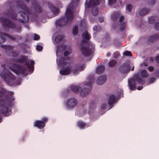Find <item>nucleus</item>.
Returning a JSON list of instances; mask_svg holds the SVG:
<instances>
[{
    "label": "nucleus",
    "mask_w": 159,
    "mask_h": 159,
    "mask_svg": "<svg viewBox=\"0 0 159 159\" xmlns=\"http://www.w3.org/2000/svg\"><path fill=\"white\" fill-rule=\"evenodd\" d=\"M82 28H85L86 27L87 23L85 20L82 21L80 23Z\"/></svg>",
    "instance_id": "nucleus-22"
},
{
    "label": "nucleus",
    "mask_w": 159,
    "mask_h": 159,
    "mask_svg": "<svg viewBox=\"0 0 159 159\" xmlns=\"http://www.w3.org/2000/svg\"><path fill=\"white\" fill-rule=\"evenodd\" d=\"M91 83L90 82H85L82 85L84 89L87 88V89H89L91 88Z\"/></svg>",
    "instance_id": "nucleus-16"
},
{
    "label": "nucleus",
    "mask_w": 159,
    "mask_h": 159,
    "mask_svg": "<svg viewBox=\"0 0 159 159\" xmlns=\"http://www.w3.org/2000/svg\"><path fill=\"white\" fill-rule=\"evenodd\" d=\"M10 69L16 74L19 73L23 74L25 72V69L23 67L17 65H13L10 67Z\"/></svg>",
    "instance_id": "nucleus-8"
},
{
    "label": "nucleus",
    "mask_w": 159,
    "mask_h": 159,
    "mask_svg": "<svg viewBox=\"0 0 159 159\" xmlns=\"http://www.w3.org/2000/svg\"><path fill=\"white\" fill-rule=\"evenodd\" d=\"M143 65H144L145 66H147V64L145 63H144L142 65V66H143Z\"/></svg>",
    "instance_id": "nucleus-42"
},
{
    "label": "nucleus",
    "mask_w": 159,
    "mask_h": 159,
    "mask_svg": "<svg viewBox=\"0 0 159 159\" xmlns=\"http://www.w3.org/2000/svg\"><path fill=\"white\" fill-rule=\"evenodd\" d=\"M100 2V0H98V1L96 0H90L88 5H87V3H86L85 7L86 8L89 7L92 8V14L94 16H96L97 15L98 11L97 8L95 7L96 5L99 4Z\"/></svg>",
    "instance_id": "nucleus-6"
},
{
    "label": "nucleus",
    "mask_w": 159,
    "mask_h": 159,
    "mask_svg": "<svg viewBox=\"0 0 159 159\" xmlns=\"http://www.w3.org/2000/svg\"><path fill=\"white\" fill-rule=\"evenodd\" d=\"M128 67H127V66H125L124 67V68L125 69V70H126V69H128Z\"/></svg>",
    "instance_id": "nucleus-40"
},
{
    "label": "nucleus",
    "mask_w": 159,
    "mask_h": 159,
    "mask_svg": "<svg viewBox=\"0 0 159 159\" xmlns=\"http://www.w3.org/2000/svg\"><path fill=\"white\" fill-rule=\"evenodd\" d=\"M104 20V18L103 17H101L99 18V21L100 22H103Z\"/></svg>",
    "instance_id": "nucleus-32"
},
{
    "label": "nucleus",
    "mask_w": 159,
    "mask_h": 159,
    "mask_svg": "<svg viewBox=\"0 0 159 159\" xmlns=\"http://www.w3.org/2000/svg\"><path fill=\"white\" fill-rule=\"evenodd\" d=\"M77 126L80 129H82L85 127L86 124L83 121H79L77 122Z\"/></svg>",
    "instance_id": "nucleus-14"
},
{
    "label": "nucleus",
    "mask_w": 159,
    "mask_h": 159,
    "mask_svg": "<svg viewBox=\"0 0 159 159\" xmlns=\"http://www.w3.org/2000/svg\"><path fill=\"white\" fill-rule=\"evenodd\" d=\"M12 77V78H11L10 79H9L8 80L7 79L4 78L5 80L7 81V82L8 83V84H11L10 83H9V81H11L12 80H14V78L12 76H11Z\"/></svg>",
    "instance_id": "nucleus-28"
},
{
    "label": "nucleus",
    "mask_w": 159,
    "mask_h": 159,
    "mask_svg": "<svg viewBox=\"0 0 159 159\" xmlns=\"http://www.w3.org/2000/svg\"><path fill=\"white\" fill-rule=\"evenodd\" d=\"M79 0H71V2L66 8L64 17L56 21L57 26H62L65 25L67 22L70 21L73 17V10L74 7L78 4Z\"/></svg>",
    "instance_id": "nucleus-3"
},
{
    "label": "nucleus",
    "mask_w": 159,
    "mask_h": 159,
    "mask_svg": "<svg viewBox=\"0 0 159 159\" xmlns=\"http://www.w3.org/2000/svg\"><path fill=\"white\" fill-rule=\"evenodd\" d=\"M78 27L77 26H75L73 27L72 30V33L74 35H75L77 34L78 32Z\"/></svg>",
    "instance_id": "nucleus-21"
},
{
    "label": "nucleus",
    "mask_w": 159,
    "mask_h": 159,
    "mask_svg": "<svg viewBox=\"0 0 159 159\" xmlns=\"http://www.w3.org/2000/svg\"><path fill=\"white\" fill-rule=\"evenodd\" d=\"M64 37V36L61 34H55L53 36V39H54V44L57 46L56 50L57 63L58 66H60L63 64L61 62V61L63 60V58L61 57L60 55L64 50L66 49L64 52L65 56H67L71 53V50L70 47L66 44L65 41H62Z\"/></svg>",
    "instance_id": "nucleus-1"
},
{
    "label": "nucleus",
    "mask_w": 159,
    "mask_h": 159,
    "mask_svg": "<svg viewBox=\"0 0 159 159\" xmlns=\"http://www.w3.org/2000/svg\"><path fill=\"white\" fill-rule=\"evenodd\" d=\"M88 93H89V92H87L86 93V94H88Z\"/></svg>",
    "instance_id": "nucleus-47"
},
{
    "label": "nucleus",
    "mask_w": 159,
    "mask_h": 159,
    "mask_svg": "<svg viewBox=\"0 0 159 159\" xmlns=\"http://www.w3.org/2000/svg\"><path fill=\"white\" fill-rule=\"evenodd\" d=\"M19 61L21 62H25L28 67V70L31 71V72L30 73H31L32 72L33 70L32 66L34 64V61L32 60L30 61V66L29 64V63L30 62V61L29 60H28L27 59L26 57H22L21 58Z\"/></svg>",
    "instance_id": "nucleus-9"
},
{
    "label": "nucleus",
    "mask_w": 159,
    "mask_h": 159,
    "mask_svg": "<svg viewBox=\"0 0 159 159\" xmlns=\"http://www.w3.org/2000/svg\"><path fill=\"white\" fill-rule=\"evenodd\" d=\"M104 66H99L96 69V72L98 74H100L104 70Z\"/></svg>",
    "instance_id": "nucleus-17"
},
{
    "label": "nucleus",
    "mask_w": 159,
    "mask_h": 159,
    "mask_svg": "<svg viewBox=\"0 0 159 159\" xmlns=\"http://www.w3.org/2000/svg\"><path fill=\"white\" fill-rule=\"evenodd\" d=\"M158 73L159 74V71H158Z\"/></svg>",
    "instance_id": "nucleus-48"
},
{
    "label": "nucleus",
    "mask_w": 159,
    "mask_h": 159,
    "mask_svg": "<svg viewBox=\"0 0 159 159\" xmlns=\"http://www.w3.org/2000/svg\"><path fill=\"white\" fill-rule=\"evenodd\" d=\"M87 42L82 40L79 46V48L82 54L85 56H88L92 54L94 52V46L93 45L91 46L89 45L87 48L86 46Z\"/></svg>",
    "instance_id": "nucleus-4"
},
{
    "label": "nucleus",
    "mask_w": 159,
    "mask_h": 159,
    "mask_svg": "<svg viewBox=\"0 0 159 159\" xmlns=\"http://www.w3.org/2000/svg\"><path fill=\"white\" fill-rule=\"evenodd\" d=\"M153 67L152 66H150L148 68V70L150 71H152L153 70Z\"/></svg>",
    "instance_id": "nucleus-33"
},
{
    "label": "nucleus",
    "mask_w": 159,
    "mask_h": 159,
    "mask_svg": "<svg viewBox=\"0 0 159 159\" xmlns=\"http://www.w3.org/2000/svg\"><path fill=\"white\" fill-rule=\"evenodd\" d=\"M40 36L38 34H34L33 35L34 39L35 40H38L40 39Z\"/></svg>",
    "instance_id": "nucleus-25"
},
{
    "label": "nucleus",
    "mask_w": 159,
    "mask_h": 159,
    "mask_svg": "<svg viewBox=\"0 0 159 159\" xmlns=\"http://www.w3.org/2000/svg\"><path fill=\"white\" fill-rule=\"evenodd\" d=\"M123 54L125 56H130L131 55L130 52L129 51H126L124 52Z\"/></svg>",
    "instance_id": "nucleus-26"
},
{
    "label": "nucleus",
    "mask_w": 159,
    "mask_h": 159,
    "mask_svg": "<svg viewBox=\"0 0 159 159\" xmlns=\"http://www.w3.org/2000/svg\"><path fill=\"white\" fill-rule=\"evenodd\" d=\"M120 94L121 95H122V93H123V91H122V90H120Z\"/></svg>",
    "instance_id": "nucleus-41"
},
{
    "label": "nucleus",
    "mask_w": 159,
    "mask_h": 159,
    "mask_svg": "<svg viewBox=\"0 0 159 159\" xmlns=\"http://www.w3.org/2000/svg\"><path fill=\"white\" fill-rule=\"evenodd\" d=\"M140 74L141 76L143 78H146L148 77V74L146 70H143L140 72Z\"/></svg>",
    "instance_id": "nucleus-19"
},
{
    "label": "nucleus",
    "mask_w": 159,
    "mask_h": 159,
    "mask_svg": "<svg viewBox=\"0 0 159 159\" xmlns=\"http://www.w3.org/2000/svg\"><path fill=\"white\" fill-rule=\"evenodd\" d=\"M61 62L63 64L58 66L59 67H63L60 71V74L62 75H68L71 72L74 75H76L80 71L84 70L85 68V65L84 64H80L74 67H71L70 66V62L66 61V60L64 58L61 60Z\"/></svg>",
    "instance_id": "nucleus-2"
},
{
    "label": "nucleus",
    "mask_w": 159,
    "mask_h": 159,
    "mask_svg": "<svg viewBox=\"0 0 159 159\" xmlns=\"http://www.w3.org/2000/svg\"><path fill=\"white\" fill-rule=\"evenodd\" d=\"M143 88V87L142 86H139L137 88V89L138 90H140L142 89Z\"/></svg>",
    "instance_id": "nucleus-38"
},
{
    "label": "nucleus",
    "mask_w": 159,
    "mask_h": 159,
    "mask_svg": "<svg viewBox=\"0 0 159 159\" xmlns=\"http://www.w3.org/2000/svg\"><path fill=\"white\" fill-rule=\"evenodd\" d=\"M48 120L47 118L44 117L42 120H37L35 121L34 122V125L39 129H41L44 127L45 123Z\"/></svg>",
    "instance_id": "nucleus-10"
},
{
    "label": "nucleus",
    "mask_w": 159,
    "mask_h": 159,
    "mask_svg": "<svg viewBox=\"0 0 159 159\" xmlns=\"http://www.w3.org/2000/svg\"><path fill=\"white\" fill-rule=\"evenodd\" d=\"M115 99L114 95H112L110 96L108 102L109 106L111 105L114 102Z\"/></svg>",
    "instance_id": "nucleus-15"
},
{
    "label": "nucleus",
    "mask_w": 159,
    "mask_h": 159,
    "mask_svg": "<svg viewBox=\"0 0 159 159\" xmlns=\"http://www.w3.org/2000/svg\"><path fill=\"white\" fill-rule=\"evenodd\" d=\"M1 112L5 116H8L11 114L10 110H9L7 107L2 106L0 108Z\"/></svg>",
    "instance_id": "nucleus-12"
},
{
    "label": "nucleus",
    "mask_w": 159,
    "mask_h": 159,
    "mask_svg": "<svg viewBox=\"0 0 159 159\" xmlns=\"http://www.w3.org/2000/svg\"><path fill=\"white\" fill-rule=\"evenodd\" d=\"M53 11L54 14H56V12L57 11V10L55 8H53Z\"/></svg>",
    "instance_id": "nucleus-37"
},
{
    "label": "nucleus",
    "mask_w": 159,
    "mask_h": 159,
    "mask_svg": "<svg viewBox=\"0 0 159 159\" xmlns=\"http://www.w3.org/2000/svg\"><path fill=\"white\" fill-rule=\"evenodd\" d=\"M70 88L71 90L74 92L75 93H79L80 95L84 97L85 96L86 94L84 93V89H82V88L79 85H72L70 86Z\"/></svg>",
    "instance_id": "nucleus-11"
},
{
    "label": "nucleus",
    "mask_w": 159,
    "mask_h": 159,
    "mask_svg": "<svg viewBox=\"0 0 159 159\" xmlns=\"http://www.w3.org/2000/svg\"><path fill=\"white\" fill-rule=\"evenodd\" d=\"M82 36L84 39L86 40H89L90 39V36L86 31H85L82 34Z\"/></svg>",
    "instance_id": "nucleus-18"
},
{
    "label": "nucleus",
    "mask_w": 159,
    "mask_h": 159,
    "mask_svg": "<svg viewBox=\"0 0 159 159\" xmlns=\"http://www.w3.org/2000/svg\"><path fill=\"white\" fill-rule=\"evenodd\" d=\"M116 63V60H111L109 63V66H113Z\"/></svg>",
    "instance_id": "nucleus-23"
},
{
    "label": "nucleus",
    "mask_w": 159,
    "mask_h": 159,
    "mask_svg": "<svg viewBox=\"0 0 159 159\" xmlns=\"http://www.w3.org/2000/svg\"><path fill=\"white\" fill-rule=\"evenodd\" d=\"M1 121H2V119H1V118L0 117V122H1Z\"/></svg>",
    "instance_id": "nucleus-46"
},
{
    "label": "nucleus",
    "mask_w": 159,
    "mask_h": 159,
    "mask_svg": "<svg viewBox=\"0 0 159 159\" xmlns=\"http://www.w3.org/2000/svg\"><path fill=\"white\" fill-rule=\"evenodd\" d=\"M15 99V98L14 97H12V98H11V101H14Z\"/></svg>",
    "instance_id": "nucleus-39"
},
{
    "label": "nucleus",
    "mask_w": 159,
    "mask_h": 159,
    "mask_svg": "<svg viewBox=\"0 0 159 159\" xmlns=\"http://www.w3.org/2000/svg\"><path fill=\"white\" fill-rule=\"evenodd\" d=\"M78 103V101L74 98H68L64 100V105L68 109H72L75 107Z\"/></svg>",
    "instance_id": "nucleus-5"
},
{
    "label": "nucleus",
    "mask_w": 159,
    "mask_h": 159,
    "mask_svg": "<svg viewBox=\"0 0 159 159\" xmlns=\"http://www.w3.org/2000/svg\"><path fill=\"white\" fill-rule=\"evenodd\" d=\"M137 83H140L142 84L143 83V80L140 78L131 79L128 82L129 87V89L131 90H134L136 87L135 84Z\"/></svg>",
    "instance_id": "nucleus-7"
},
{
    "label": "nucleus",
    "mask_w": 159,
    "mask_h": 159,
    "mask_svg": "<svg viewBox=\"0 0 159 159\" xmlns=\"http://www.w3.org/2000/svg\"><path fill=\"white\" fill-rule=\"evenodd\" d=\"M132 6L131 5H128L126 7L127 10L129 12H130L131 9H132Z\"/></svg>",
    "instance_id": "nucleus-27"
},
{
    "label": "nucleus",
    "mask_w": 159,
    "mask_h": 159,
    "mask_svg": "<svg viewBox=\"0 0 159 159\" xmlns=\"http://www.w3.org/2000/svg\"><path fill=\"white\" fill-rule=\"evenodd\" d=\"M155 28L157 30H159V23L155 24Z\"/></svg>",
    "instance_id": "nucleus-31"
},
{
    "label": "nucleus",
    "mask_w": 159,
    "mask_h": 159,
    "mask_svg": "<svg viewBox=\"0 0 159 159\" xmlns=\"http://www.w3.org/2000/svg\"><path fill=\"white\" fill-rule=\"evenodd\" d=\"M156 61L157 63H159V56L156 57L155 58Z\"/></svg>",
    "instance_id": "nucleus-34"
},
{
    "label": "nucleus",
    "mask_w": 159,
    "mask_h": 159,
    "mask_svg": "<svg viewBox=\"0 0 159 159\" xmlns=\"http://www.w3.org/2000/svg\"><path fill=\"white\" fill-rule=\"evenodd\" d=\"M108 1L110 5L116 2V0H109Z\"/></svg>",
    "instance_id": "nucleus-30"
},
{
    "label": "nucleus",
    "mask_w": 159,
    "mask_h": 159,
    "mask_svg": "<svg viewBox=\"0 0 159 159\" xmlns=\"http://www.w3.org/2000/svg\"><path fill=\"white\" fill-rule=\"evenodd\" d=\"M43 47L40 45H37L36 47V49L37 50L40 51L42 49Z\"/></svg>",
    "instance_id": "nucleus-29"
},
{
    "label": "nucleus",
    "mask_w": 159,
    "mask_h": 159,
    "mask_svg": "<svg viewBox=\"0 0 159 159\" xmlns=\"http://www.w3.org/2000/svg\"><path fill=\"white\" fill-rule=\"evenodd\" d=\"M154 80V79H152L150 81H151V82H153V81H152V80Z\"/></svg>",
    "instance_id": "nucleus-43"
},
{
    "label": "nucleus",
    "mask_w": 159,
    "mask_h": 159,
    "mask_svg": "<svg viewBox=\"0 0 159 159\" xmlns=\"http://www.w3.org/2000/svg\"><path fill=\"white\" fill-rule=\"evenodd\" d=\"M134 66H133V68H132V71H133V70H134Z\"/></svg>",
    "instance_id": "nucleus-45"
},
{
    "label": "nucleus",
    "mask_w": 159,
    "mask_h": 159,
    "mask_svg": "<svg viewBox=\"0 0 159 159\" xmlns=\"http://www.w3.org/2000/svg\"><path fill=\"white\" fill-rule=\"evenodd\" d=\"M106 77L105 76H102L99 77L97 80V83L99 85L103 84L106 80Z\"/></svg>",
    "instance_id": "nucleus-13"
},
{
    "label": "nucleus",
    "mask_w": 159,
    "mask_h": 159,
    "mask_svg": "<svg viewBox=\"0 0 159 159\" xmlns=\"http://www.w3.org/2000/svg\"><path fill=\"white\" fill-rule=\"evenodd\" d=\"M7 36L5 34H2L0 35V43H2L4 41L5 39Z\"/></svg>",
    "instance_id": "nucleus-20"
},
{
    "label": "nucleus",
    "mask_w": 159,
    "mask_h": 159,
    "mask_svg": "<svg viewBox=\"0 0 159 159\" xmlns=\"http://www.w3.org/2000/svg\"><path fill=\"white\" fill-rule=\"evenodd\" d=\"M124 27H123L122 28H121V30H124Z\"/></svg>",
    "instance_id": "nucleus-44"
},
{
    "label": "nucleus",
    "mask_w": 159,
    "mask_h": 159,
    "mask_svg": "<svg viewBox=\"0 0 159 159\" xmlns=\"http://www.w3.org/2000/svg\"><path fill=\"white\" fill-rule=\"evenodd\" d=\"M93 30L94 31H97L98 30V27L97 26H95L93 27Z\"/></svg>",
    "instance_id": "nucleus-35"
},
{
    "label": "nucleus",
    "mask_w": 159,
    "mask_h": 159,
    "mask_svg": "<svg viewBox=\"0 0 159 159\" xmlns=\"http://www.w3.org/2000/svg\"><path fill=\"white\" fill-rule=\"evenodd\" d=\"M101 108L102 109H107V110L110 109V107L108 108L107 107V105L105 103H103L101 106Z\"/></svg>",
    "instance_id": "nucleus-24"
},
{
    "label": "nucleus",
    "mask_w": 159,
    "mask_h": 159,
    "mask_svg": "<svg viewBox=\"0 0 159 159\" xmlns=\"http://www.w3.org/2000/svg\"><path fill=\"white\" fill-rule=\"evenodd\" d=\"M124 17L123 16H121L120 17L119 20L120 21H122L124 20Z\"/></svg>",
    "instance_id": "nucleus-36"
}]
</instances>
